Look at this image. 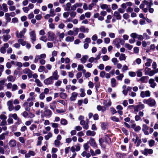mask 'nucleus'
I'll use <instances>...</instances> for the list:
<instances>
[{
	"label": "nucleus",
	"mask_w": 158,
	"mask_h": 158,
	"mask_svg": "<svg viewBox=\"0 0 158 158\" xmlns=\"http://www.w3.org/2000/svg\"><path fill=\"white\" fill-rule=\"evenodd\" d=\"M60 144V142L59 140L56 139L54 141V144L56 147H59Z\"/></svg>",
	"instance_id": "ea45409f"
},
{
	"label": "nucleus",
	"mask_w": 158,
	"mask_h": 158,
	"mask_svg": "<svg viewBox=\"0 0 158 158\" xmlns=\"http://www.w3.org/2000/svg\"><path fill=\"white\" fill-rule=\"evenodd\" d=\"M106 75V73L104 71H102L100 74V76L101 77H102V78H104L105 77V76Z\"/></svg>",
	"instance_id": "338daca9"
},
{
	"label": "nucleus",
	"mask_w": 158,
	"mask_h": 158,
	"mask_svg": "<svg viewBox=\"0 0 158 158\" xmlns=\"http://www.w3.org/2000/svg\"><path fill=\"white\" fill-rule=\"evenodd\" d=\"M7 122L9 124H13L14 123V121L11 117H9V118L7 119Z\"/></svg>",
	"instance_id": "5fc2aeb1"
},
{
	"label": "nucleus",
	"mask_w": 158,
	"mask_h": 158,
	"mask_svg": "<svg viewBox=\"0 0 158 158\" xmlns=\"http://www.w3.org/2000/svg\"><path fill=\"white\" fill-rule=\"evenodd\" d=\"M37 126L34 124H32L29 127L30 130L31 131H33L34 130H36L37 129Z\"/></svg>",
	"instance_id": "72a5a7b5"
},
{
	"label": "nucleus",
	"mask_w": 158,
	"mask_h": 158,
	"mask_svg": "<svg viewBox=\"0 0 158 158\" xmlns=\"http://www.w3.org/2000/svg\"><path fill=\"white\" fill-rule=\"evenodd\" d=\"M3 41L6 42L7 41V40H8L10 38H11V36L9 35H4L3 36Z\"/></svg>",
	"instance_id": "a878e982"
},
{
	"label": "nucleus",
	"mask_w": 158,
	"mask_h": 158,
	"mask_svg": "<svg viewBox=\"0 0 158 158\" xmlns=\"http://www.w3.org/2000/svg\"><path fill=\"white\" fill-rule=\"evenodd\" d=\"M2 9L3 11L5 12H7L8 11L7 5L5 3H3L2 5Z\"/></svg>",
	"instance_id": "bb28decb"
},
{
	"label": "nucleus",
	"mask_w": 158,
	"mask_h": 158,
	"mask_svg": "<svg viewBox=\"0 0 158 158\" xmlns=\"http://www.w3.org/2000/svg\"><path fill=\"white\" fill-rule=\"evenodd\" d=\"M27 30L26 28H24L21 31L19 34L18 31L16 32L17 37L18 38H22L24 37V35L26 33Z\"/></svg>",
	"instance_id": "39448f33"
},
{
	"label": "nucleus",
	"mask_w": 158,
	"mask_h": 158,
	"mask_svg": "<svg viewBox=\"0 0 158 158\" xmlns=\"http://www.w3.org/2000/svg\"><path fill=\"white\" fill-rule=\"evenodd\" d=\"M124 47L126 48H128L129 50H131L133 48V46L132 45L127 43H126L125 44Z\"/></svg>",
	"instance_id": "58836bf2"
},
{
	"label": "nucleus",
	"mask_w": 158,
	"mask_h": 158,
	"mask_svg": "<svg viewBox=\"0 0 158 158\" xmlns=\"http://www.w3.org/2000/svg\"><path fill=\"white\" fill-rule=\"evenodd\" d=\"M60 123L62 125H66L67 124V121L65 119L62 118L61 120Z\"/></svg>",
	"instance_id": "a19ab883"
},
{
	"label": "nucleus",
	"mask_w": 158,
	"mask_h": 158,
	"mask_svg": "<svg viewBox=\"0 0 158 158\" xmlns=\"http://www.w3.org/2000/svg\"><path fill=\"white\" fill-rule=\"evenodd\" d=\"M118 8L117 5L116 4H113L112 5L111 8L113 10H114Z\"/></svg>",
	"instance_id": "774afa93"
},
{
	"label": "nucleus",
	"mask_w": 158,
	"mask_h": 158,
	"mask_svg": "<svg viewBox=\"0 0 158 158\" xmlns=\"http://www.w3.org/2000/svg\"><path fill=\"white\" fill-rule=\"evenodd\" d=\"M52 136V134L50 132L48 133L47 135L44 136V138L46 140H47L49 139L50 138H51Z\"/></svg>",
	"instance_id": "c756f323"
},
{
	"label": "nucleus",
	"mask_w": 158,
	"mask_h": 158,
	"mask_svg": "<svg viewBox=\"0 0 158 158\" xmlns=\"http://www.w3.org/2000/svg\"><path fill=\"white\" fill-rule=\"evenodd\" d=\"M143 102L144 103L147 104L151 107L154 106L156 104L155 100L152 98L147 99H144Z\"/></svg>",
	"instance_id": "f257e3e1"
},
{
	"label": "nucleus",
	"mask_w": 158,
	"mask_h": 158,
	"mask_svg": "<svg viewBox=\"0 0 158 158\" xmlns=\"http://www.w3.org/2000/svg\"><path fill=\"white\" fill-rule=\"evenodd\" d=\"M123 74H120L119 76L116 77V78L118 80H122L123 78Z\"/></svg>",
	"instance_id": "0e129e2a"
},
{
	"label": "nucleus",
	"mask_w": 158,
	"mask_h": 158,
	"mask_svg": "<svg viewBox=\"0 0 158 158\" xmlns=\"http://www.w3.org/2000/svg\"><path fill=\"white\" fill-rule=\"evenodd\" d=\"M35 82L37 86L39 87H41L42 86V83L40 82L39 79H36L35 80Z\"/></svg>",
	"instance_id": "7c9ffc66"
},
{
	"label": "nucleus",
	"mask_w": 158,
	"mask_h": 158,
	"mask_svg": "<svg viewBox=\"0 0 158 158\" xmlns=\"http://www.w3.org/2000/svg\"><path fill=\"white\" fill-rule=\"evenodd\" d=\"M88 58V56L87 55L83 56L82 58L80 59L81 62L83 64H84L86 62Z\"/></svg>",
	"instance_id": "f3484780"
},
{
	"label": "nucleus",
	"mask_w": 158,
	"mask_h": 158,
	"mask_svg": "<svg viewBox=\"0 0 158 158\" xmlns=\"http://www.w3.org/2000/svg\"><path fill=\"white\" fill-rule=\"evenodd\" d=\"M45 69V68L44 66H41L39 67V68L38 70V71L40 72H42L44 71Z\"/></svg>",
	"instance_id": "6e6d98bb"
},
{
	"label": "nucleus",
	"mask_w": 158,
	"mask_h": 158,
	"mask_svg": "<svg viewBox=\"0 0 158 158\" xmlns=\"http://www.w3.org/2000/svg\"><path fill=\"white\" fill-rule=\"evenodd\" d=\"M7 105L8 107V110L10 111H11L14 110V106L12 100L8 101L7 102Z\"/></svg>",
	"instance_id": "0eeeda50"
},
{
	"label": "nucleus",
	"mask_w": 158,
	"mask_h": 158,
	"mask_svg": "<svg viewBox=\"0 0 158 158\" xmlns=\"http://www.w3.org/2000/svg\"><path fill=\"white\" fill-rule=\"evenodd\" d=\"M111 86L112 87H115L117 85L116 81L115 79L114 78H112L110 79Z\"/></svg>",
	"instance_id": "6ab92c4d"
},
{
	"label": "nucleus",
	"mask_w": 158,
	"mask_h": 158,
	"mask_svg": "<svg viewBox=\"0 0 158 158\" xmlns=\"http://www.w3.org/2000/svg\"><path fill=\"white\" fill-rule=\"evenodd\" d=\"M152 60L150 58H147L146 60V62L145 63V65L147 67H149L152 63Z\"/></svg>",
	"instance_id": "4be33fe9"
},
{
	"label": "nucleus",
	"mask_w": 158,
	"mask_h": 158,
	"mask_svg": "<svg viewBox=\"0 0 158 158\" xmlns=\"http://www.w3.org/2000/svg\"><path fill=\"white\" fill-rule=\"evenodd\" d=\"M16 77L12 75H9L7 77V79L9 81L13 82L16 80Z\"/></svg>",
	"instance_id": "aec40b11"
},
{
	"label": "nucleus",
	"mask_w": 158,
	"mask_h": 158,
	"mask_svg": "<svg viewBox=\"0 0 158 158\" xmlns=\"http://www.w3.org/2000/svg\"><path fill=\"white\" fill-rule=\"evenodd\" d=\"M40 40L44 42H46L47 41V39L45 36L43 35L40 38Z\"/></svg>",
	"instance_id": "e433bc0d"
},
{
	"label": "nucleus",
	"mask_w": 158,
	"mask_h": 158,
	"mask_svg": "<svg viewBox=\"0 0 158 158\" xmlns=\"http://www.w3.org/2000/svg\"><path fill=\"white\" fill-rule=\"evenodd\" d=\"M143 38H144L146 40H148L150 38V37L146 33L143 34Z\"/></svg>",
	"instance_id": "bf43d9fd"
},
{
	"label": "nucleus",
	"mask_w": 158,
	"mask_h": 158,
	"mask_svg": "<svg viewBox=\"0 0 158 158\" xmlns=\"http://www.w3.org/2000/svg\"><path fill=\"white\" fill-rule=\"evenodd\" d=\"M151 70L148 67H146L144 69L145 74V75H148V74Z\"/></svg>",
	"instance_id": "79ce46f5"
},
{
	"label": "nucleus",
	"mask_w": 158,
	"mask_h": 158,
	"mask_svg": "<svg viewBox=\"0 0 158 158\" xmlns=\"http://www.w3.org/2000/svg\"><path fill=\"white\" fill-rule=\"evenodd\" d=\"M9 10L10 11H13L16 10V7L15 6L12 5L9 7Z\"/></svg>",
	"instance_id": "4d7b16f0"
},
{
	"label": "nucleus",
	"mask_w": 158,
	"mask_h": 158,
	"mask_svg": "<svg viewBox=\"0 0 158 158\" xmlns=\"http://www.w3.org/2000/svg\"><path fill=\"white\" fill-rule=\"evenodd\" d=\"M110 119L112 121L116 122H118L119 121L118 118H117L116 116L111 117L110 118Z\"/></svg>",
	"instance_id": "a18cd8bd"
},
{
	"label": "nucleus",
	"mask_w": 158,
	"mask_h": 158,
	"mask_svg": "<svg viewBox=\"0 0 158 158\" xmlns=\"http://www.w3.org/2000/svg\"><path fill=\"white\" fill-rule=\"evenodd\" d=\"M111 61L114 63V65H116L118 61L116 58H113L111 60Z\"/></svg>",
	"instance_id": "8fccbe9b"
},
{
	"label": "nucleus",
	"mask_w": 158,
	"mask_h": 158,
	"mask_svg": "<svg viewBox=\"0 0 158 158\" xmlns=\"http://www.w3.org/2000/svg\"><path fill=\"white\" fill-rule=\"evenodd\" d=\"M80 91L81 93L80 96L82 97H84L85 95V94L84 92V89H81Z\"/></svg>",
	"instance_id": "49530a36"
},
{
	"label": "nucleus",
	"mask_w": 158,
	"mask_h": 158,
	"mask_svg": "<svg viewBox=\"0 0 158 158\" xmlns=\"http://www.w3.org/2000/svg\"><path fill=\"white\" fill-rule=\"evenodd\" d=\"M150 92L148 90L142 91L141 92L140 94V97L142 98H144L145 97H149L150 96Z\"/></svg>",
	"instance_id": "423d86ee"
},
{
	"label": "nucleus",
	"mask_w": 158,
	"mask_h": 158,
	"mask_svg": "<svg viewBox=\"0 0 158 158\" xmlns=\"http://www.w3.org/2000/svg\"><path fill=\"white\" fill-rule=\"evenodd\" d=\"M42 16L41 14H39L35 16V18L37 20H40L42 18Z\"/></svg>",
	"instance_id": "680f3d73"
},
{
	"label": "nucleus",
	"mask_w": 158,
	"mask_h": 158,
	"mask_svg": "<svg viewBox=\"0 0 158 158\" xmlns=\"http://www.w3.org/2000/svg\"><path fill=\"white\" fill-rule=\"evenodd\" d=\"M41 59V57H40V55H37L35 56V59L34 60V62L35 63H37L38 60L40 59Z\"/></svg>",
	"instance_id": "13d9d810"
},
{
	"label": "nucleus",
	"mask_w": 158,
	"mask_h": 158,
	"mask_svg": "<svg viewBox=\"0 0 158 158\" xmlns=\"http://www.w3.org/2000/svg\"><path fill=\"white\" fill-rule=\"evenodd\" d=\"M29 35L31 40V42L34 44L36 40V35L35 31H32L29 32Z\"/></svg>",
	"instance_id": "20e7f679"
},
{
	"label": "nucleus",
	"mask_w": 158,
	"mask_h": 158,
	"mask_svg": "<svg viewBox=\"0 0 158 158\" xmlns=\"http://www.w3.org/2000/svg\"><path fill=\"white\" fill-rule=\"evenodd\" d=\"M31 70L28 68H25L23 69V73L24 74H27L29 72H30Z\"/></svg>",
	"instance_id": "052dcab7"
},
{
	"label": "nucleus",
	"mask_w": 158,
	"mask_h": 158,
	"mask_svg": "<svg viewBox=\"0 0 158 158\" xmlns=\"http://www.w3.org/2000/svg\"><path fill=\"white\" fill-rule=\"evenodd\" d=\"M89 142L90 145L93 148H97V145L95 142V140L93 138H90Z\"/></svg>",
	"instance_id": "9d476101"
},
{
	"label": "nucleus",
	"mask_w": 158,
	"mask_h": 158,
	"mask_svg": "<svg viewBox=\"0 0 158 158\" xmlns=\"http://www.w3.org/2000/svg\"><path fill=\"white\" fill-rule=\"evenodd\" d=\"M78 95V94L75 92H73L72 94V96L70 98V100L73 101L75 100Z\"/></svg>",
	"instance_id": "412c9836"
},
{
	"label": "nucleus",
	"mask_w": 158,
	"mask_h": 158,
	"mask_svg": "<svg viewBox=\"0 0 158 158\" xmlns=\"http://www.w3.org/2000/svg\"><path fill=\"white\" fill-rule=\"evenodd\" d=\"M60 96L62 98L64 99L67 98V95L66 93L61 92L60 94Z\"/></svg>",
	"instance_id": "473e14b6"
},
{
	"label": "nucleus",
	"mask_w": 158,
	"mask_h": 158,
	"mask_svg": "<svg viewBox=\"0 0 158 158\" xmlns=\"http://www.w3.org/2000/svg\"><path fill=\"white\" fill-rule=\"evenodd\" d=\"M79 30L81 32H83L88 33L89 32V29L88 28H85V26H81L79 28Z\"/></svg>",
	"instance_id": "a211bd4d"
},
{
	"label": "nucleus",
	"mask_w": 158,
	"mask_h": 158,
	"mask_svg": "<svg viewBox=\"0 0 158 158\" xmlns=\"http://www.w3.org/2000/svg\"><path fill=\"white\" fill-rule=\"evenodd\" d=\"M18 86L16 84H14L12 85L11 90L12 91H15L18 89Z\"/></svg>",
	"instance_id": "c03bdc74"
},
{
	"label": "nucleus",
	"mask_w": 158,
	"mask_h": 158,
	"mask_svg": "<svg viewBox=\"0 0 158 158\" xmlns=\"http://www.w3.org/2000/svg\"><path fill=\"white\" fill-rule=\"evenodd\" d=\"M9 117L13 118L15 120H17L18 119L17 115L15 113L10 114H9Z\"/></svg>",
	"instance_id": "cd10ccee"
},
{
	"label": "nucleus",
	"mask_w": 158,
	"mask_h": 158,
	"mask_svg": "<svg viewBox=\"0 0 158 158\" xmlns=\"http://www.w3.org/2000/svg\"><path fill=\"white\" fill-rule=\"evenodd\" d=\"M10 13H6L5 15V18L7 22H10V21L11 18L10 17Z\"/></svg>",
	"instance_id": "5701e85b"
},
{
	"label": "nucleus",
	"mask_w": 158,
	"mask_h": 158,
	"mask_svg": "<svg viewBox=\"0 0 158 158\" xmlns=\"http://www.w3.org/2000/svg\"><path fill=\"white\" fill-rule=\"evenodd\" d=\"M148 83L150 84V86L152 88H154L156 85V83L154 82V79L152 78L149 79Z\"/></svg>",
	"instance_id": "4468645a"
},
{
	"label": "nucleus",
	"mask_w": 158,
	"mask_h": 158,
	"mask_svg": "<svg viewBox=\"0 0 158 158\" xmlns=\"http://www.w3.org/2000/svg\"><path fill=\"white\" fill-rule=\"evenodd\" d=\"M74 40V37L73 36H68L66 37L65 39V40L66 42H72Z\"/></svg>",
	"instance_id": "393cba45"
},
{
	"label": "nucleus",
	"mask_w": 158,
	"mask_h": 158,
	"mask_svg": "<svg viewBox=\"0 0 158 158\" xmlns=\"http://www.w3.org/2000/svg\"><path fill=\"white\" fill-rule=\"evenodd\" d=\"M18 43L20 44H21L23 46L25 45L26 44V42L22 39H19L18 41Z\"/></svg>",
	"instance_id": "c85d7f7f"
},
{
	"label": "nucleus",
	"mask_w": 158,
	"mask_h": 158,
	"mask_svg": "<svg viewBox=\"0 0 158 158\" xmlns=\"http://www.w3.org/2000/svg\"><path fill=\"white\" fill-rule=\"evenodd\" d=\"M45 97V95L44 93L43 92H42L39 95V98L40 100H43L44 99Z\"/></svg>",
	"instance_id": "603ef678"
},
{
	"label": "nucleus",
	"mask_w": 158,
	"mask_h": 158,
	"mask_svg": "<svg viewBox=\"0 0 158 158\" xmlns=\"http://www.w3.org/2000/svg\"><path fill=\"white\" fill-rule=\"evenodd\" d=\"M114 16L117 19L120 20L121 19L122 17L119 12L117 11H114Z\"/></svg>",
	"instance_id": "2eb2a0df"
},
{
	"label": "nucleus",
	"mask_w": 158,
	"mask_h": 158,
	"mask_svg": "<svg viewBox=\"0 0 158 158\" xmlns=\"http://www.w3.org/2000/svg\"><path fill=\"white\" fill-rule=\"evenodd\" d=\"M120 42V39L118 38H116L114 40L113 44L114 45H116V44H119Z\"/></svg>",
	"instance_id": "37998d69"
},
{
	"label": "nucleus",
	"mask_w": 158,
	"mask_h": 158,
	"mask_svg": "<svg viewBox=\"0 0 158 158\" xmlns=\"http://www.w3.org/2000/svg\"><path fill=\"white\" fill-rule=\"evenodd\" d=\"M71 6V4L69 2L67 3L66 4V7L65 8V10L69 11L70 10V7Z\"/></svg>",
	"instance_id": "4c0bfd02"
},
{
	"label": "nucleus",
	"mask_w": 158,
	"mask_h": 158,
	"mask_svg": "<svg viewBox=\"0 0 158 158\" xmlns=\"http://www.w3.org/2000/svg\"><path fill=\"white\" fill-rule=\"evenodd\" d=\"M54 80L58 79L59 76L58 75V72L57 70H55L52 74V76L50 77Z\"/></svg>",
	"instance_id": "f8f14e48"
},
{
	"label": "nucleus",
	"mask_w": 158,
	"mask_h": 158,
	"mask_svg": "<svg viewBox=\"0 0 158 158\" xmlns=\"http://www.w3.org/2000/svg\"><path fill=\"white\" fill-rule=\"evenodd\" d=\"M148 143L149 146L152 147L154 145L155 141L153 139H151L148 141Z\"/></svg>",
	"instance_id": "f704fd0d"
},
{
	"label": "nucleus",
	"mask_w": 158,
	"mask_h": 158,
	"mask_svg": "<svg viewBox=\"0 0 158 158\" xmlns=\"http://www.w3.org/2000/svg\"><path fill=\"white\" fill-rule=\"evenodd\" d=\"M7 4L8 6H10L14 5V2L11 0H9L7 2Z\"/></svg>",
	"instance_id": "69168bd1"
},
{
	"label": "nucleus",
	"mask_w": 158,
	"mask_h": 158,
	"mask_svg": "<svg viewBox=\"0 0 158 158\" xmlns=\"http://www.w3.org/2000/svg\"><path fill=\"white\" fill-rule=\"evenodd\" d=\"M8 133H3L0 135V140H3L5 139V136L8 135Z\"/></svg>",
	"instance_id": "c9c22d12"
},
{
	"label": "nucleus",
	"mask_w": 158,
	"mask_h": 158,
	"mask_svg": "<svg viewBox=\"0 0 158 158\" xmlns=\"http://www.w3.org/2000/svg\"><path fill=\"white\" fill-rule=\"evenodd\" d=\"M56 106L57 103L56 101L53 102L49 106L50 108L53 111L55 110V109L56 108Z\"/></svg>",
	"instance_id": "dca6fc26"
},
{
	"label": "nucleus",
	"mask_w": 158,
	"mask_h": 158,
	"mask_svg": "<svg viewBox=\"0 0 158 158\" xmlns=\"http://www.w3.org/2000/svg\"><path fill=\"white\" fill-rule=\"evenodd\" d=\"M153 152V151L152 149L148 148H145L142 152V153L145 156L152 154Z\"/></svg>",
	"instance_id": "6e6552de"
},
{
	"label": "nucleus",
	"mask_w": 158,
	"mask_h": 158,
	"mask_svg": "<svg viewBox=\"0 0 158 158\" xmlns=\"http://www.w3.org/2000/svg\"><path fill=\"white\" fill-rule=\"evenodd\" d=\"M48 40L49 41H53L55 39V35L53 32L49 31L47 33Z\"/></svg>",
	"instance_id": "7ed1b4c3"
},
{
	"label": "nucleus",
	"mask_w": 158,
	"mask_h": 158,
	"mask_svg": "<svg viewBox=\"0 0 158 158\" xmlns=\"http://www.w3.org/2000/svg\"><path fill=\"white\" fill-rule=\"evenodd\" d=\"M95 132L90 130H88L86 131V134L87 136H94L95 135Z\"/></svg>",
	"instance_id": "b1692460"
},
{
	"label": "nucleus",
	"mask_w": 158,
	"mask_h": 158,
	"mask_svg": "<svg viewBox=\"0 0 158 158\" xmlns=\"http://www.w3.org/2000/svg\"><path fill=\"white\" fill-rule=\"evenodd\" d=\"M52 114V111L49 109H46L41 115L42 117H46L48 118L50 117Z\"/></svg>",
	"instance_id": "f03ea898"
},
{
	"label": "nucleus",
	"mask_w": 158,
	"mask_h": 158,
	"mask_svg": "<svg viewBox=\"0 0 158 158\" xmlns=\"http://www.w3.org/2000/svg\"><path fill=\"white\" fill-rule=\"evenodd\" d=\"M3 45V47H2L0 49V52L2 54H4L6 53V48L9 47V44L7 43L4 44Z\"/></svg>",
	"instance_id": "1a4fd4ad"
},
{
	"label": "nucleus",
	"mask_w": 158,
	"mask_h": 158,
	"mask_svg": "<svg viewBox=\"0 0 158 158\" xmlns=\"http://www.w3.org/2000/svg\"><path fill=\"white\" fill-rule=\"evenodd\" d=\"M83 147L85 150L86 151H87L89 148V145L88 143H87L84 144L83 145Z\"/></svg>",
	"instance_id": "de8ad7c7"
},
{
	"label": "nucleus",
	"mask_w": 158,
	"mask_h": 158,
	"mask_svg": "<svg viewBox=\"0 0 158 158\" xmlns=\"http://www.w3.org/2000/svg\"><path fill=\"white\" fill-rule=\"evenodd\" d=\"M53 80H54L50 77L49 78L44 80V83L46 85H50L53 83Z\"/></svg>",
	"instance_id": "9b49d317"
},
{
	"label": "nucleus",
	"mask_w": 158,
	"mask_h": 158,
	"mask_svg": "<svg viewBox=\"0 0 158 158\" xmlns=\"http://www.w3.org/2000/svg\"><path fill=\"white\" fill-rule=\"evenodd\" d=\"M51 124L52 125V127L53 128H57L59 126L58 124L55 123H51Z\"/></svg>",
	"instance_id": "864d4df0"
},
{
	"label": "nucleus",
	"mask_w": 158,
	"mask_h": 158,
	"mask_svg": "<svg viewBox=\"0 0 158 158\" xmlns=\"http://www.w3.org/2000/svg\"><path fill=\"white\" fill-rule=\"evenodd\" d=\"M100 7L102 9H105L108 7V5L106 4H102L100 5Z\"/></svg>",
	"instance_id": "e2e57ef3"
},
{
	"label": "nucleus",
	"mask_w": 158,
	"mask_h": 158,
	"mask_svg": "<svg viewBox=\"0 0 158 158\" xmlns=\"http://www.w3.org/2000/svg\"><path fill=\"white\" fill-rule=\"evenodd\" d=\"M155 73H156V72L154 71V70H151L148 74V75L150 76H152Z\"/></svg>",
	"instance_id": "3c124183"
},
{
	"label": "nucleus",
	"mask_w": 158,
	"mask_h": 158,
	"mask_svg": "<svg viewBox=\"0 0 158 158\" xmlns=\"http://www.w3.org/2000/svg\"><path fill=\"white\" fill-rule=\"evenodd\" d=\"M50 13L51 16L53 17L56 15L54 10L53 9H51L50 10Z\"/></svg>",
	"instance_id": "09e8293b"
},
{
	"label": "nucleus",
	"mask_w": 158,
	"mask_h": 158,
	"mask_svg": "<svg viewBox=\"0 0 158 158\" xmlns=\"http://www.w3.org/2000/svg\"><path fill=\"white\" fill-rule=\"evenodd\" d=\"M126 59V56L124 54L122 53L120 56L119 60H125Z\"/></svg>",
	"instance_id": "2f4dec72"
},
{
	"label": "nucleus",
	"mask_w": 158,
	"mask_h": 158,
	"mask_svg": "<svg viewBox=\"0 0 158 158\" xmlns=\"http://www.w3.org/2000/svg\"><path fill=\"white\" fill-rule=\"evenodd\" d=\"M16 141L13 139H12L10 140L8 143L9 146L11 148L15 147L16 146Z\"/></svg>",
	"instance_id": "ddd939ff"
}]
</instances>
